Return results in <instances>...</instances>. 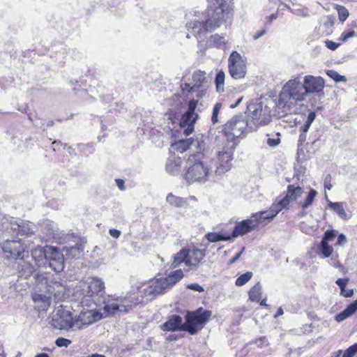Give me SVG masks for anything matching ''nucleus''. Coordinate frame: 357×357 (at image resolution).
<instances>
[{"mask_svg":"<svg viewBox=\"0 0 357 357\" xmlns=\"http://www.w3.org/2000/svg\"><path fill=\"white\" fill-rule=\"evenodd\" d=\"M229 14L225 2H221L218 6L209 5L202 13V21H190L186 26L195 37H200L220 27Z\"/></svg>","mask_w":357,"mask_h":357,"instance_id":"f257e3e1","label":"nucleus"},{"mask_svg":"<svg viewBox=\"0 0 357 357\" xmlns=\"http://www.w3.org/2000/svg\"><path fill=\"white\" fill-rule=\"evenodd\" d=\"M206 255V249H200L195 245L184 247L174 255L171 268H178L183 263L189 268H197Z\"/></svg>","mask_w":357,"mask_h":357,"instance_id":"f03ea898","label":"nucleus"},{"mask_svg":"<svg viewBox=\"0 0 357 357\" xmlns=\"http://www.w3.org/2000/svg\"><path fill=\"white\" fill-rule=\"evenodd\" d=\"M204 154L197 152L190 154L187 160V169L184 178L188 183L201 182L205 181L208 175L209 169L204 162Z\"/></svg>","mask_w":357,"mask_h":357,"instance_id":"7ed1b4c3","label":"nucleus"},{"mask_svg":"<svg viewBox=\"0 0 357 357\" xmlns=\"http://www.w3.org/2000/svg\"><path fill=\"white\" fill-rule=\"evenodd\" d=\"M248 130V122L240 117H234L228 121L222 130V133L226 138L228 144L236 148L238 139L245 137Z\"/></svg>","mask_w":357,"mask_h":357,"instance_id":"20e7f679","label":"nucleus"},{"mask_svg":"<svg viewBox=\"0 0 357 357\" xmlns=\"http://www.w3.org/2000/svg\"><path fill=\"white\" fill-rule=\"evenodd\" d=\"M305 96L303 84L301 82L299 77H296L289 80L282 87L279 95V104L285 107L291 99L302 101Z\"/></svg>","mask_w":357,"mask_h":357,"instance_id":"39448f33","label":"nucleus"},{"mask_svg":"<svg viewBox=\"0 0 357 357\" xmlns=\"http://www.w3.org/2000/svg\"><path fill=\"white\" fill-rule=\"evenodd\" d=\"M268 224L261 212L252 213L249 218L243 220L236 224L231 234V239L245 235L252 231L257 230Z\"/></svg>","mask_w":357,"mask_h":357,"instance_id":"423d86ee","label":"nucleus"},{"mask_svg":"<svg viewBox=\"0 0 357 357\" xmlns=\"http://www.w3.org/2000/svg\"><path fill=\"white\" fill-rule=\"evenodd\" d=\"M211 311L199 307L195 311L188 312L185 315V330L190 335L196 334L211 317Z\"/></svg>","mask_w":357,"mask_h":357,"instance_id":"0eeeda50","label":"nucleus"},{"mask_svg":"<svg viewBox=\"0 0 357 357\" xmlns=\"http://www.w3.org/2000/svg\"><path fill=\"white\" fill-rule=\"evenodd\" d=\"M34 278L36 290L47 294L50 298L59 297L63 294V286L61 283L49 280L45 274L38 273Z\"/></svg>","mask_w":357,"mask_h":357,"instance_id":"6e6552de","label":"nucleus"},{"mask_svg":"<svg viewBox=\"0 0 357 357\" xmlns=\"http://www.w3.org/2000/svg\"><path fill=\"white\" fill-rule=\"evenodd\" d=\"M228 71L234 79H243L247 73L246 59L237 51H232L228 59Z\"/></svg>","mask_w":357,"mask_h":357,"instance_id":"1a4fd4ad","label":"nucleus"},{"mask_svg":"<svg viewBox=\"0 0 357 357\" xmlns=\"http://www.w3.org/2000/svg\"><path fill=\"white\" fill-rule=\"evenodd\" d=\"M198 105V100H190L188 104L187 111L182 114L179 126L182 128H185L183 133L188 136L195 130V124L199 119V115L195 112V109Z\"/></svg>","mask_w":357,"mask_h":357,"instance_id":"9d476101","label":"nucleus"},{"mask_svg":"<svg viewBox=\"0 0 357 357\" xmlns=\"http://www.w3.org/2000/svg\"><path fill=\"white\" fill-rule=\"evenodd\" d=\"M1 248L8 259H23L24 253L29 252V246L22 239L5 241Z\"/></svg>","mask_w":357,"mask_h":357,"instance_id":"9b49d317","label":"nucleus"},{"mask_svg":"<svg viewBox=\"0 0 357 357\" xmlns=\"http://www.w3.org/2000/svg\"><path fill=\"white\" fill-rule=\"evenodd\" d=\"M235 149L232 147V145L227 144V146L224 147V150L219 151L217 155V172L222 174L231 169Z\"/></svg>","mask_w":357,"mask_h":357,"instance_id":"f8f14e48","label":"nucleus"},{"mask_svg":"<svg viewBox=\"0 0 357 357\" xmlns=\"http://www.w3.org/2000/svg\"><path fill=\"white\" fill-rule=\"evenodd\" d=\"M47 259L50 266L56 273L61 272L64 268V257L63 252L54 246H47Z\"/></svg>","mask_w":357,"mask_h":357,"instance_id":"ddd939ff","label":"nucleus"},{"mask_svg":"<svg viewBox=\"0 0 357 357\" xmlns=\"http://www.w3.org/2000/svg\"><path fill=\"white\" fill-rule=\"evenodd\" d=\"M53 321L54 322V326L59 329H68L75 327V319L73 313L66 309H59Z\"/></svg>","mask_w":357,"mask_h":357,"instance_id":"4468645a","label":"nucleus"},{"mask_svg":"<svg viewBox=\"0 0 357 357\" xmlns=\"http://www.w3.org/2000/svg\"><path fill=\"white\" fill-rule=\"evenodd\" d=\"M101 318L102 314L98 311L84 310L75 319V328L80 329L100 320Z\"/></svg>","mask_w":357,"mask_h":357,"instance_id":"2eb2a0df","label":"nucleus"},{"mask_svg":"<svg viewBox=\"0 0 357 357\" xmlns=\"http://www.w3.org/2000/svg\"><path fill=\"white\" fill-rule=\"evenodd\" d=\"M324 85V79L321 77L306 75L304 78L303 86L305 94L319 93L323 91Z\"/></svg>","mask_w":357,"mask_h":357,"instance_id":"dca6fc26","label":"nucleus"},{"mask_svg":"<svg viewBox=\"0 0 357 357\" xmlns=\"http://www.w3.org/2000/svg\"><path fill=\"white\" fill-rule=\"evenodd\" d=\"M291 200L285 195L281 200L272 204L268 211H261L268 223L279 212L284 208H287Z\"/></svg>","mask_w":357,"mask_h":357,"instance_id":"f3484780","label":"nucleus"},{"mask_svg":"<svg viewBox=\"0 0 357 357\" xmlns=\"http://www.w3.org/2000/svg\"><path fill=\"white\" fill-rule=\"evenodd\" d=\"M160 328L163 331H186L182 317L176 314L169 317L168 319L160 326Z\"/></svg>","mask_w":357,"mask_h":357,"instance_id":"a211bd4d","label":"nucleus"},{"mask_svg":"<svg viewBox=\"0 0 357 357\" xmlns=\"http://www.w3.org/2000/svg\"><path fill=\"white\" fill-rule=\"evenodd\" d=\"M86 287V294L84 293V296L92 297L104 291L105 284L100 279L92 278L87 282Z\"/></svg>","mask_w":357,"mask_h":357,"instance_id":"6ab92c4d","label":"nucleus"},{"mask_svg":"<svg viewBox=\"0 0 357 357\" xmlns=\"http://www.w3.org/2000/svg\"><path fill=\"white\" fill-rule=\"evenodd\" d=\"M167 289L165 284L162 278H156L150 282V284L146 291L149 294H160L164 293Z\"/></svg>","mask_w":357,"mask_h":357,"instance_id":"aec40b11","label":"nucleus"},{"mask_svg":"<svg viewBox=\"0 0 357 357\" xmlns=\"http://www.w3.org/2000/svg\"><path fill=\"white\" fill-rule=\"evenodd\" d=\"M357 311V299L351 303L341 312L335 315V319L337 322H341L353 315Z\"/></svg>","mask_w":357,"mask_h":357,"instance_id":"412c9836","label":"nucleus"},{"mask_svg":"<svg viewBox=\"0 0 357 357\" xmlns=\"http://www.w3.org/2000/svg\"><path fill=\"white\" fill-rule=\"evenodd\" d=\"M32 299L35 303L38 304L39 308L45 310L50 307L52 298L47 294L38 291L33 294Z\"/></svg>","mask_w":357,"mask_h":357,"instance_id":"4be33fe9","label":"nucleus"},{"mask_svg":"<svg viewBox=\"0 0 357 357\" xmlns=\"http://www.w3.org/2000/svg\"><path fill=\"white\" fill-rule=\"evenodd\" d=\"M192 142L193 140L191 138L178 140L172 144L171 150L180 153H183L190 149Z\"/></svg>","mask_w":357,"mask_h":357,"instance_id":"5701e85b","label":"nucleus"},{"mask_svg":"<svg viewBox=\"0 0 357 357\" xmlns=\"http://www.w3.org/2000/svg\"><path fill=\"white\" fill-rule=\"evenodd\" d=\"M208 47L218 49L225 48L227 41L224 36L218 33L211 35L208 39Z\"/></svg>","mask_w":357,"mask_h":357,"instance_id":"b1692460","label":"nucleus"},{"mask_svg":"<svg viewBox=\"0 0 357 357\" xmlns=\"http://www.w3.org/2000/svg\"><path fill=\"white\" fill-rule=\"evenodd\" d=\"M328 206L330 208L333 210L340 218L345 220L349 219V216L344 210V206H346V204L344 202H329Z\"/></svg>","mask_w":357,"mask_h":357,"instance_id":"393cba45","label":"nucleus"},{"mask_svg":"<svg viewBox=\"0 0 357 357\" xmlns=\"http://www.w3.org/2000/svg\"><path fill=\"white\" fill-rule=\"evenodd\" d=\"M349 282L348 278H339L335 281V284L340 289V295L344 298H350L354 295V290L352 289H346V286Z\"/></svg>","mask_w":357,"mask_h":357,"instance_id":"a878e982","label":"nucleus"},{"mask_svg":"<svg viewBox=\"0 0 357 357\" xmlns=\"http://www.w3.org/2000/svg\"><path fill=\"white\" fill-rule=\"evenodd\" d=\"M192 79L194 82V84L189 89L190 92H193L195 91L196 88H199L202 86V84L205 82L206 77L205 73L203 71H196L192 75Z\"/></svg>","mask_w":357,"mask_h":357,"instance_id":"bb28decb","label":"nucleus"},{"mask_svg":"<svg viewBox=\"0 0 357 357\" xmlns=\"http://www.w3.org/2000/svg\"><path fill=\"white\" fill-rule=\"evenodd\" d=\"M31 256L36 264L47 259V248L45 249L41 246H37L31 250Z\"/></svg>","mask_w":357,"mask_h":357,"instance_id":"cd10ccee","label":"nucleus"},{"mask_svg":"<svg viewBox=\"0 0 357 357\" xmlns=\"http://www.w3.org/2000/svg\"><path fill=\"white\" fill-rule=\"evenodd\" d=\"M249 299L254 302H259L261 299V286L260 282L255 284L248 291Z\"/></svg>","mask_w":357,"mask_h":357,"instance_id":"c85d7f7f","label":"nucleus"},{"mask_svg":"<svg viewBox=\"0 0 357 357\" xmlns=\"http://www.w3.org/2000/svg\"><path fill=\"white\" fill-rule=\"evenodd\" d=\"M287 192L286 196L290 200H296L303 193V189L300 186H295L294 185H289L287 186Z\"/></svg>","mask_w":357,"mask_h":357,"instance_id":"c756f323","label":"nucleus"},{"mask_svg":"<svg viewBox=\"0 0 357 357\" xmlns=\"http://www.w3.org/2000/svg\"><path fill=\"white\" fill-rule=\"evenodd\" d=\"M205 238L212 243L220 241H229L231 240L230 235L222 234L217 232H208L205 235Z\"/></svg>","mask_w":357,"mask_h":357,"instance_id":"7c9ffc66","label":"nucleus"},{"mask_svg":"<svg viewBox=\"0 0 357 357\" xmlns=\"http://www.w3.org/2000/svg\"><path fill=\"white\" fill-rule=\"evenodd\" d=\"M167 202L176 208L182 207L185 204V200L180 197H177L172 193H169L166 197Z\"/></svg>","mask_w":357,"mask_h":357,"instance_id":"2f4dec72","label":"nucleus"},{"mask_svg":"<svg viewBox=\"0 0 357 357\" xmlns=\"http://www.w3.org/2000/svg\"><path fill=\"white\" fill-rule=\"evenodd\" d=\"M318 249L324 258L329 257L333 252V248L329 245L328 242L322 239L318 246Z\"/></svg>","mask_w":357,"mask_h":357,"instance_id":"473e14b6","label":"nucleus"},{"mask_svg":"<svg viewBox=\"0 0 357 357\" xmlns=\"http://www.w3.org/2000/svg\"><path fill=\"white\" fill-rule=\"evenodd\" d=\"M137 305V301H133L128 298L125 297L120 301V305L121 307V312H128L135 307Z\"/></svg>","mask_w":357,"mask_h":357,"instance_id":"72a5a7b5","label":"nucleus"},{"mask_svg":"<svg viewBox=\"0 0 357 357\" xmlns=\"http://www.w3.org/2000/svg\"><path fill=\"white\" fill-rule=\"evenodd\" d=\"M52 148L54 152L61 153L63 151L67 150L70 153L74 151V149L68 146L67 144L61 142L60 140H55L52 143Z\"/></svg>","mask_w":357,"mask_h":357,"instance_id":"f704fd0d","label":"nucleus"},{"mask_svg":"<svg viewBox=\"0 0 357 357\" xmlns=\"http://www.w3.org/2000/svg\"><path fill=\"white\" fill-rule=\"evenodd\" d=\"M180 165L181 158H178V161H176V160L168 161L167 163L166 164L165 169L168 173L174 174L176 171L178 170Z\"/></svg>","mask_w":357,"mask_h":357,"instance_id":"c9c22d12","label":"nucleus"},{"mask_svg":"<svg viewBox=\"0 0 357 357\" xmlns=\"http://www.w3.org/2000/svg\"><path fill=\"white\" fill-rule=\"evenodd\" d=\"M316 117V113L314 112H310L307 116V120L305 123L300 128V132L302 133H307L311 124L314 121Z\"/></svg>","mask_w":357,"mask_h":357,"instance_id":"e433bc0d","label":"nucleus"},{"mask_svg":"<svg viewBox=\"0 0 357 357\" xmlns=\"http://www.w3.org/2000/svg\"><path fill=\"white\" fill-rule=\"evenodd\" d=\"M253 274L250 271H248L242 275H241L239 277H238L235 281V284L237 287H241L245 284L248 281L250 280L252 278Z\"/></svg>","mask_w":357,"mask_h":357,"instance_id":"4c0bfd02","label":"nucleus"},{"mask_svg":"<svg viewBox=\"0 0 357 357\" xmlns=\"http://www.w3.org/2000/svg\"><path fill=\"white\" fill-rule=\"evenodd\" d=\"M317 191L314 189H310L308 195L304 202L301 204V207L303 209L308 208L311 206L314 200L315 197L317 196Z\"/></svg>","mask_w":357,"mask_h":357,"instance_id":"58836bf2","label":"nucleus"},{"mask_svg":"<svg viewBox=\"0 0 357 357\" xmlns=\"http://www.w3.org/2000/svg\"><path fill=\"white\" fill-rule=\"evenodd\" d=\"M225 74L222 70H220L216 74L215 85L218 91H222L224 89Z\"/></svg>","mask_w":357,"mask_h":357,"instance_id":"ea45409f","label":"nucleus"},{"mask_svg":"<svg viewBox=\"0 0 357 357\" xmlns=\"http://www.w3.org/2000/svg\"><path fill=\"white\" fill-rule=\"evenodd\" d=\"M264 113V116H265V111H263V109L261 108L259 110V115L257 116V113L253 114V119L257 121V122L259 124L261 125H265L270 122L271 121V116L267 115L266 116L262 117L261 113Z\"/></svg>","mask_w":357,"mask_h":357,"instance_id":"a19ab883","label":"nucleus"},{"mask_svg":"<svg viewBox=\"0 0 357 357\" xmlns=\"http://www.w3.org/2000/svg\"><path fill=\"white\" fill-rule=\"evenodd\" d=\"M13 230L17 231L18 235H27L30 234L29 229L27 226H26L24 223L20 224H15L13 226Z\"/></svg>","mask_w":357,"mask_h":357,"instance_id":"79ce46f5","label":"nucleus"},{"mask_svg":"<svg viewBox=\"0 0 357 357\" xmlns=\"http://www.w3.org/2000/svg\"><path fill=\"white\" fill-rule=\"evenodd\" d=\"M121 307L120 305V303L119 304L116 303L107 304L104 307L105 311L111 314H114L116 311L121 312Z\"/></svg>","mask_w":357,"mask_h":357,"instance_id":"37998d69","label":"nucleus"},{"mask_svg":"<svg viewBox=\"0 0 357 357\" xmlns=\"http://www.w3.org/2000/svg\"><path fill=\"white\" fill-rule=\"evenodd\" d=\"M222 108V104L220 102L216 103L213 109V113L211 116V121L213 124L218 122V114Z\"/></svg>","mask_w":357,"mask_h":357,"instance_id":"c03bdc74","label":"nucleus"},{"mask_svg":"<svg viewBox=\"0 0 357 357\" xmlns=\"http://www.w3.org/2000/svg\"><path fill=\"white\" fill-rule=\"evenodd\" d=\"M337 231L333 229L326 230L323 236L322 240L330 242L333 241L337 236Z\"/></svg>","mask_w":357,"mask_h":357,"instance_id":"a18cd8bd","label":"nucleus"},{"mask_svg":"<svg viewBox=\"0 0 357 357\" xmlns=\"http://www.w3.org/2000/svg\"><path fill=\"white\" fill-rule=\"evenodd\" d=\"M169 274L174 279V282L172 283H177L183 278V273L181 269L174 271Z\"/></svg>","mask_w":357,"mask_h":357,"instance_id":"49530a36","label":"nucleus"},{"mask_svg":"<svg viewBox=\"0 0 357 357\" xmlns=\"http://www.w3.org/2000/svg\"><path fill=\"white\" fill-rule=\"evenodd\" d=\"M327 75L331 77L335 82H340L345 80L344 76L339 75L336 71L334 70H328L327 72Z\"/></svg>","mask_w":357,"mask_h":357,"instance_id":"de8ad7c7","label":"nucleus"},{"mask_svg":"<svg viewBox=\"0 0 357 357\" xmlns=\"http://www.w3.org/2000/svg\"><path fill=\"white\" fill-rule=\"evenodd\" d=\"M63 250H65V249H63ZM66 255L67 256V257H68L69 255H72V257H74L77 254L79 255L81 252L80 249L79 248V247L77 246H72L70 248H66Z\"/></svg>","mask_w":357,"mask_h":357,"instance_id":"09e8293b","label":"nucleus"},{"mask_svg":"<svg viewBox=\"0 0 357 357\" xmlns=\"http://www.w3.org/2000/svg\"><path fill=\"white\" fill-rule=\"evenodd\" d=\"M71 343V341L64 337H59L56 340L55 344L59 347H67Z\"/></svg>","mask_w":357,"mask_h":357,"instance_id":"8fccbe9b","label":"nucleus"},{"mask_svg":"<svg viewBox=\"0 0 357 357\" xmlns=\"http://www.w3.org/2000/svg\"><path fill=\"white\" fill-rule=\"evenodd\" d=\"M355 36V31L354 30L344 31L342 33L340 40L342 42L347 41L349 38Z\"/></svg>","mask_w":357,"mask_h":357,"instance_id":"3c124183","label":"nucleus"},{"mask_svg":"<svg viewBox=\"0 0 357 357\" xmlns=\"http://www.w3.org/2000/svg\"><path fill=\"white\" fill-rule=\"evenodd\" d=\"M339 19L340 21L344 22L349 16L348 10L343 6H340L338 9Z\"/></svg>","mask_w":357,"mask_h":357,"instance_id":"603ef678","label":"nucleus"},{"mask_svg":"<svg viewBox=\"0 0 357 357\" xmlns=\"http://www.w3.org/2000/svg\"><path fill=\"white\" fill-rule=\"evenodd\" d=\"M280 143V133H277L276 138H268L267 144L270 146H276Z\"/></svg>","mask_w":357,"mask_h":357,"instance_id":"864d4df0","label":"nucleus"},{"mask_svg":"<svg viewBox=\"0 0 357 357\" xmlns=\"http://www.w3.org/2000/svg\"><path fill=\"white\" fill-rule=\"evenodd\" d=\"M162 279L163 280L165 284V287L167 289L169 288H171L172 287H173L176 283H172L174 282V279L170 275V274H169L167 277L165 278H162Z\"/></svg>","mask_w":357,"mask_h":357,"instance_id":"5fc2aeb1","label":"nucleus"},{"mask_svg":"<svg viewBox=\"0 0 357 357\" xmlns=\"http://www.w3.org/2000/svg\"><path fill=\"white\" fill-rule=\"evenodd\" d=\"M331 180H332V178H331V176L330 174H328L325 177L324 182V185L325 189H326L328 190H331V188L333 187V185L331 184Z\"/></svg>","mask_w":357,"mask_h":357,"instance_id":"6e6d98bb","label":"nucleus"},{"mask_svg":"<svg viewBox=\"0 0 357 357\" xmlns=\"http://www.w3.org/2000/svg\"><path fill=\"white\" fill-rule=\"evenodd\" d=\"M326 46L331 50H335L338 47L339 44L332 40H327L326 41Z\"/></svg>","mask_w":357,"mask_h":357,"instance_id":"4d7b16f0","label":"nucleus"},{"mask_svg":"<svg viewBox=\"0 0 357 357\" xmlns=\"http://www.w3.org/2000/svg\"><path fill=\"white\" fill-rule=\"evenodd\" d=\"M243 250H244V248H243L240 252H238L234 257L231 258L228 261V264L231 265V264L235 263L236 261H238L239 259V258L241 257Z\"/></svg>","mask_w":357,"mask_h":357,"instance_id":"13d9d810","label":"nucleus"},{"mask_svg":"<svg viewBox=\"0 0 357 357\" xmlns=\"http://www.w3.org/2000/svg\"><path fill=\"white\" fill-rule=\"evenodd\" d=\"M347 242V238L344 234H340L337 237V241L336 242V245H342Z\"/></svg>","mask_w":357,"mask_h":357,"instance_id":"bf43d9fd","label":"nucleus"},{"mask_svg":"<svg viewBox=\"0 0 357 357\" xmlns=\"http://www.w3.org/2000/svg\"><path fill=\"white\" fill-rule=\"evenodd\" d=\"M188 287L190 289H192V290H195V291H197L199 292H202L204 291L203 287L197 283L190 284Z\"/></svg>","mask_w":357,"mask_h":357,"instance_id":"052dcab7","label":"nucleus"},{"mask_svg":"<svg viewBox=\"0 0 357 357\" xmlns=\"http://www.w3.org/2000/svg\"><path fill=\"white\" fill-rule=\"evenodd\" d=\"M342 354V357H354V354L353 353L352 349L349 347L347 348L343 353L342 352L341 355Z\"/></svg>","mask_w":357,"mask_h":357,"instance_id":"680f3d73","label":"nucleus"},{"mask_svg":"<svg viewBox=\"0 0 357 357\" xmlns=\"http://www.w3.org/2000/svg\"><path fill=\"white\" fill-rule=\"evenodd\" d=\"M109 234L115 238H118L121 235V231L116 229H111L109 231Z\"/></svg>","mask_w":357,"mask_h":357,"instance_id":"e2e57ef3","label":"nucleus"},{"mask_svg":"<svg viewBox=\"0 0 357 357\" xmlns=\"http://www.w3.org/2000/svg\"><path fill=\"white\" fill-rule=\"evenodd\" d=\"M266 33V30L264 29H261V30H259V31H257L253 36H252V38L254 40H257L258 38H259L260 37H261L262 36H264V34Z\"/></svg>","mask_w":357,"mask_h":357,"instance_id":"0e129e2a","label":"nucleus"},{"mask_svg":"<svg viewBox=\"0 0 357 357\" xmlns=\"http://www.w3.org/2000/svg\"><path fill=\"white\" fill-rule=\"evenodd\" d=\"M256 342L258 343L260 346H264V345H268V340H267V339L265 337H261L258 338L256 340Z\"/></svg>","mask_w":357,"mask_h":357,"instance_id":"69168bd1","label":"nucleus"},{"mask_svg":"<svg viewBox=\"0 0 357 357\" xmlns=\"http://www.w3.org/2000/svg\"><path fill=\"white\" fill-rule=\"evenodd\" d=\"M306 139H307L306 134L301 132L299 137H298V144H303L306 141Z\"/></svg>","mask_w":357,"mask_h":357,"instance_id":"338daca9","label":"nucleus"},{"mask_svg":"<svg viewBox=\"0 0 357 357\" xmlns=\"http://www.w3.org/2000/svg\"><path fill=\"white\" fill-rule=\"evenodd\" d=\"M116 183L120 190H124L125 187H124L123 180L120 179V178L116 179Z\"/></svg>","mask_w":357,"mask_h":357,"instance_id":"774afa93","label":"nucleus"}]
</instances>
